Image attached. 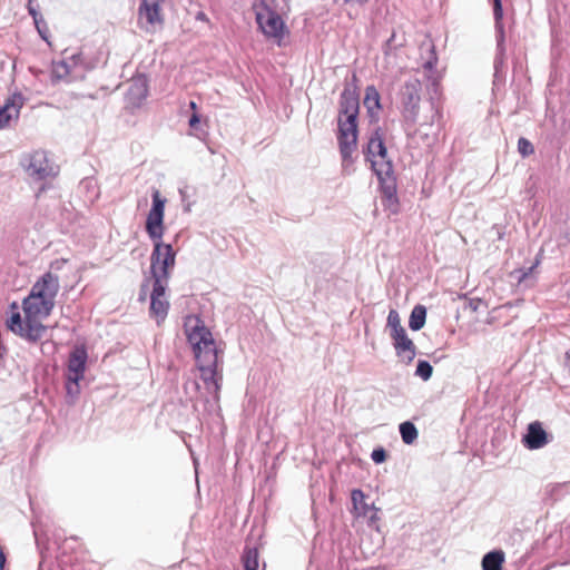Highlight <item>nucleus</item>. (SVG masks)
<instances>
[{"instance_id":"39448f33","label":"nucleus","mask_w":570,"mask_h":570,"mask_svg":"<svg viewBox=\"0 0 570 570\" xmlns=\"http://www.w3.org/2000/svg\"><path fill=\"white\" fill-rule=\"evenodd\" d=\"M167 199L161 196L159 189L153 187L151 189V206L146 217L145 229L153 243V252L151 254H158L159 256H165L167 254L166 247H173L171 244L165 243L163 240V236L165 233V206Z\"/></svg>"},{"instance_id":"9b49d317","label":"nucleus","mask_w":570,"mask_h":570,"mask_svg":"<svg viewBox=\"0 0 570 570\" xmlns=\"http://www.w3.org/2000/svg\"><path fill=\"white\" fill-rule=\"evenodd\" d=\"M161 1L163 0H140L138 7V24L146 31L155 30L156 26L163 24Z\"/></svg>"},{"instance_id":"f03ea898","label":"nucleus","mask_w":570,"mask_h":570,"mask_svg":"<svg viewBox=\"0 0 570 570\" xmlns=\"http://www.w3.org/2000/svg\"><path fill=\"white\" fill-rule=\"evenodd\" d=\"M366 161L371 163V169L375 174L380 185L382 205L392 214L399 212V197L396 177L393 163L387 157V148L384 142V134L380 126L375 127L363 148Z\"/></svg>"},{"instance_id":"2eb2a0df","label":"nucleus","mask_w":570,"mask_h":570,"mask_svg":"<svg viewBox=\"0 0 570 570\" xmlns=\"http://www.w3.org/2000/svg\"><path fill=\"white\" fill-rule=\"evenodd\" d=\"M393 341L395 353L399 357H402L406 364H410L416 354V346L413 341L409 338L405 328L394 331L390 333Z\"/></svg>"},{"instance_id":"4468645a","label":"nucleus","mask_w":570,"mask_h":570,"mask_svg":"<svg viewBox=\"0 0 570 570\" xmlns=\"http://www.w3.org/2000/svg\"><path fill=\"white\" fill-rule=\"evenodd\" d=\"M88 348L85 344H76L69 352L67 374L75 377H85L88 363Z\"/></svg>"},{"instance_id":"6e6d98bb","label":"nucleus","mask_w":570,"mask_h":570,"mask_svg":"<svg viewBox=\"0 0 570 570\" xmlns=\"http://www.w3.org/2000/svg\"><path fill=\"white\" fill-rule=\"evenodd\" d=\"M178 242V233L174 236V243Z\"/></svg>"},{"instance_id":"f3484780","label":"nucleus","mask_w":570,"mask_h":570,"mask_svg":"<svg viewBox=\"0 0 570 570\" xmlns=\"http://www.w3.org/2000/svg\"><path fill=\"white\" fill-rule=\"evenodd\" d=\"M47 330L48 326L40 320L24 316V323L19 327L14 335L29 344H37L41 341Z\"/></svg>"},{"instance_id":"603ef678","label":"nucleus","mask_w":570,"mask_h":570,"mask_svg":"<svg viewBox=\"0 0 570 570\" xmlns=\"http://www.w3.org/2000/svg\"><path fill=\"white\" fill-rule=\"evenodd\" d=\"M189 107H190V109L196 110L197 105H196V102H195V101H190V102H189Z\"/></svg>"},{"instance_id":"ea45409f","label":"nucleus","mask_w":570,"mask_h":570,"mask_svg":"<svg viewBox=\"0 0 570 570\" xmlns=\"http://www.w3.org/2000/svg\"><path fill=\"white\" fill-rule=\"evenodd\" d=\"M438 63V56L435 52V48L433 45L430 46V57L429 59L423 63V68L425 70L432 71Z\"/></svg>"},{"instance_id":"423d86ee","label":"nucleus","mask_w":570,"mask_h":570,"mask_svg":"<svg viewBox=\"0 0 570 570\" xmlns=\"http://www.w3.org/2000/svg\"><path fill=\"white\" fill-rule=\"evenodd\" d=\"M255 19L259 30L268 38L282 39L286 29L281 14L265 0L254 3Z\"/></svg>"},{"instance_id":"473e14b6","label":"nucleus","mask_w":570,"mask_h":570,"mask_svg":"<svg viewBox=\"0 0 570 570\" xmlns=\"http://www.w3.org/2000/svg\"><path fill=\"white\" fill-rule=\"evenodd\" d=\"M433 373V367L430 362L425 360H419L416 363L415 375L421 377L423 381H428L431 379Z\"/></svg>"},{"instance_id":"f8f14e48","label":"nucleus","mask_w":570,"mask_h":570,"mask_svg":"<svg viewBox=\"0 0 570 570\" xmlns=\"http://www.w3.org/2000/svg\"><path fill=\"white\" fill-rule=\"evenodd\" d=\"M27 98L18 90L8 96L0 106V130L9 128L11 120L18 121Z\"/></svg>"},{"instance_id":"f257e3e1","label":"nucleus","mask_w":570,"mask_h":570,"mask_svg":"<svg viewBox=\"0 0 570 570\" xmlns=\"http://www.w3.org/2000/svg\"><path fill=\"white\" fill-rule=\"evenodd\" d=\"M183 326L206 390L218 396L223 381L224 351L218 348L210 330L199 315L185 316Z\"/></svg>"},{"instance_id":"4be33fe9","label":"nucleus","mask_w":570,"mask_h":570,"mask_svg":"<svg viewBox=\"0 0 570 570\" xmlns=\"http://www.w3.org/2000/svg\"><path fill=\"white\" fill-rule=\"evenodd\" d=\"M242 563L244 570H258L259 552L257 547L246 544L242 553Z\"/></svg>"},{"instance_id":"09e8293b","label":"nucleus","mask_w":570,"mask_h":570,"mask_svg":"<svg viewBox=\"0 0 570 570\" xmlns=\"http://www.w3.org/2000/svg\"><path fill=\"white\" fill-rule=\"evenodd\" d=\"M179 195H180V203H185L186 197H187V191L180 188Z\"/></svg>"},{"instance_id":"ddd939ff","label":"nucleus","mask_w":570,"mask_h":570,"mask_svg":"<svg viewBox=\"0 0 570 570\" xmlns=\"http://www.w3.org/2000/svg\"><path fill=\"white\" fill-rule=\"evenodd\" d=\"M552 439L553 436L543 429L542 423L534 421L528 424L521 442L528 450H539L549 444Z\"/></svg>"},{"instance_id":"8fccbe9b","label":"nucleus","mask_w":570,"mask_h":570,"mask_svg":"<svg viewBox=\"0 0 570 570\" xmlns=\"http://www.w3.org/2000/svg\"><path fill=\"white\" fill-rule=\"evenodd\" d=\"M283 9L286 10V12H288L291 10V0H283Z\"/></svg>"},{"instance_id":"72a5a7b5","label":"nucleus","mask_w":570,"mask_h":570,"mask_svg":"<svg viewBox=\"0 0 570 570\" xmlns=\"http://www.w3.org/2000/svg\"><path fill=\"white\" fill-rule=\"evenodd\" d=\"M386 327L390 328V333L403 328L400 315L396 309H390L386 321Z\"/></svg>"},{"instance_id":"c9c22d12","label":"nucleus","mask_w":570,"mask_h":570,"mask_svg":"<svg viewBox=\"0 0 570 570\" xmlns=\"http://www.w3.org/2000/svg\"><path fill=\"white\" fill-rule=\"evenodd\" d=\"M518 151L522 157H528L534 153V147L529 139L520 137L518 140Z\"/></svg>"},{"instance_id":"f704fd0d","label":"nucleus","mask_w":570,"mask_h":570,"mask_svg":"<svg viewBox=\"0 0 570 570\" xmlns=\"http://www.w3.org/2000/svg\"><path fill=\"white\" fill-rule=\"evenodd\" d=\"M69 60L72 62L71 66H81L85 68V70L90 71L95 68V65L92 62H89L85 59L81 51L72 53L69 57Z\"/></svg>"},{"instance_id":"6e6552de","label":"nucleus","mask_w":570,"mask_h":570,"mask_svg":"<svg viewBox=\"0 0 570 570\" xmlns=\"http://www.w3.org/2000/svg\"><path fill=\"white\" fill-rule=\"evenodd\" d=\"M48 157L45 150H36L23 154L20 158V166L36 181L45 180L52 175V168L48 165Z\"/></svg>"},{"instance_id":"79ce46f5","label":"nucleus","mask_w":570,"mask_h":570,"mask_svg":"<svg viewBox=\"0 0 570 570\" xmlns=\"http://www.w3.org/2000/svg\"><path fill=\"white\" fill-rule=\"evenodd\" d=\"M491 1L493 4L494 23L502 22V19H503L502 1L501 0H491Z\"/></svg>"},{"instance_id":"bb28decb","label":"nucleus","mask_w":570,"mask_h":570,"mask_svg":"<svg viewBox=\"0 0 570 570\" xmlns=\"http://www.w3.org/2000/svg\"><path fill=\"white\" fill-rule=\"evenodd\" d=\"M399 431H400L402 441L407 445L413 444L419 436L417 429L414 425V423H412L411 421L402 422L399 425Z\"/></svg>"},{"instance_id":"0eeeda50","label":"nucleus","mask_w":570,"mask_h":570,"mask_svg":"<svg viewBox=\"0 0 570 570\" xmlns=\"http://www.w3.org/2000/svg\"><path fill=\"white\" fill-rule=\"evenodd\" d=\"M422 86L417 79L409 80L402 88V116L406 125H415L420 111Z\"/></svg>"},{"instance_id":"20e7f679","label":"nucleus","mask_w":570,"mask_h":570,"mask_svg":"<svg viewBox=\"0 0 570 570\" xmlns=\"http://www.w3.org/2000/svg\"><path fill=\"white\" fill-rule=\"evenodd\" d=\"M167 254H150L151 274L155 278L154 288L149 294V316L160 324L168 315L170 307L168 299L169 279L175 267L177 252L174 247H166Z\"/></svg>"},{"instance_id":"864d4df0","label":"nucleus","mask_w":570,"mask_h":570,"mask_svg":"<svg viewBox=\"0 0 570 570\" xmlns=\"http://www.w3.org/2000/svg\"><path fill=\"white\" fill-rule=\"evenodd\" d=\"M190 205H191L190 203H187V204L185 205V207H184V210H185V212H189V210H190Z\"/></svg>"},{"instance_id":"cd10ccee","label":"nucleus","mask_w":570,"mask_h":570,"mask_svg":"<svg viewBox=\"0 0 570 570\" xmlns=\"http://www.w3.org/2000/svg\"><path fill=\"white\" fill-rule=\"evenodd\" d=\"M71 71V65L66 60H59L52 62L51 81L56 83L65 79Z\"/></svg>"},{"instance_id":"c85d7f7f","label":"nucleus","mask_w":570,"mask_h":570,"mask_svg":"<svg viewBox=\"0 0 570 570\" xmlns=\"http://www.w3.org/2000/svg\"><path fill=\"white\" fill-rule=\"evenodd\" d=\"M85 377H75L71 375H66L65 380V390H66V396L70 399L71 402H73L80 394L81 387L80 382Z\"/></svg>"},{"instance_id":"c756f323","label":"nucleus","mask_w":570,"mask_h":570,"mask_svg":"<svg viewBox=\"0 0 570 570\" xmlns=\"http://www.w3.org/2000/svg\"><path fill=\"white\" fill-rule=\"evenodd\" d=\"M189 128L191 130V135L196 136L199 139H204L207 135L205 129L206 125L202 122L200 116L197 112H194L188 120Z\"/></svg>"},{"instance_id":"7ed1b4c3","label":"nucleus","mask_w":570,"mask_h":570,"mask_svg":"<svg viewBox=\"0 0 570 570\" xmlns=\"http://www.w3.org/2000/svg\"><path fill=\"white\" fill-rule=\"evenodd\" d=\"M360 112V96L355 88L346 85L341 92L338 101V132L337 141L342 157L343 173L350 175L354 171L353 153L357 148V118Z\"/></svg>"},{"instance_id":"37998d69","label":"nucleus","mask_w":570,"mask_h":570,"mask_svg":"<svg viewBox=\"0 0 570 570\" xmlns=\"http://www.w3.org/2000/svg\"><path fill=\"white\" fill-rule=\"evenodd\" d=\"M68 262V259L66 258H59V259H56L55 262L51 263L50 267L56 269V271H59L62 268V266Z\"/></svg>"},{"instance_id":"6ab92c4d","label":"nucleus","mask_w":570,"mask_h":570,"mask_svg":"<svg viewBox=\"0 0 570 570\" xmlns=\"http://www.w3.org/2000/svg\"><path fill=\"white\" fill-rule=\"evenodd\" d=\"M27 10L30 17L33 20L35 28L39 35V37L51 47L50 32L48 24L39 10V6L35 4V0H28Z\"/></svg>"},{"instance_id":"de8ad7c7","label":"nucleus","mask_w":570,"mask_h":570,"mask_svg":"<svg viewBox=\"0 0 570 570\" xmlns=\"http://www.w3.org/2000/svg\"><path fill=\"white\" fill-rule=\"evenodd\" d=\"M195 18H196L197 20H202V21L207 20L206 14H205L203 11H198V12L196 13Z\"/></svg>"},{"instance_id":"58836bf2","label":"nucleus","mask_w":570,"mask_h":570,"mask_svg":"<svg viewBox=\"0 0 570 570\" xmlns=\"http://www.w3.org/2000/svg\"><path fill=\"white\" fill-rule=\"evenodd\" d=\"M371 459L374 463L382 464L387 459V452L382 446L375 448L371 453Z\"/></svg>"},{"instance_id":"2f4dec72","label":"nucleus","mask_w":570,"mask_h":570,"mask_svg":"<svg viewBox=\"0 0 570 570\" xmlns=\"http://www.w3.org/2000/svg\"><path fill=\"white\" fill-rule=\"evenodd\" d=\"M351 500L355 510H361L363 514L367 513L370 505L365 502V494L361 489H354L352 491Z\"/></svg>"},{"instance_id":"a878e982","label":"nucleus","mask_w":570,"mask_h":570,"mask_svg":"<svg viewBox=\"0 0 570 570\" xmlns=\"http://www.w3.org/2000/svg\"><path fill=\"white\" fill-rule=\"evenodd\" d=\"M154 282H155V278L153 277L151 265H150L149 269L144 271V273H142V281L139 286L138 298H137V301L139 303H145L147 301V298L150 294L149 287L151 286V288H154Z\"/></svg>"},{"instance_id":"3c124183","label":"nucleus","mask_w":570,"mask_h":570,"mask_svg":"<svg viewBox=\"0 0 570 570\" xmlns=\"http://www.w3.org/2000/svg\"><path fill=\"white\" fill-rule=\"evenodd\" d=\"M566 363L570 366V348L566 352Z\"/></svg>"},{"instance_id":"4c0bfd02","label":"nucleus","mask_w":570,"mask_h":570,"mask_svg":"<svg viewBox=\"0 0 570 570\" xmlns=\"http://www.w3.org/2000/svg\"><path fill=\"white\" fill-rule=\"evenodd\" d=\"M540 261L537 258L535 262L528 268H520L514 271L515 278L519 283L523 282L532 272L533 269L539 265Z\"/></svg>"},{"instance_id":"a211bd4d","label":"nucleus","mask_w":570,"mask_h":570,"mask_svg":"<svg viewBox=\"0 0 570 570\" xmlns=\"http://www.w3.org/2000/svg\"><path fill=\"white\" fill-rule=\"evenodd\" d=\"M497 52L493 61L494 79L503 78V69L505 66V32L503 22H495Z\"/></svg>"},{"instance_id":"a19ab883","label":"nucleus","mask_w":570,"mask_h":570,"mask_svg":"<svg viewBox=\"0 0 570 570\" xmlns=\"http://www.w3.org/2000/svg\"><path fill=\"white\" fill-rule=\"evenodd\" d=\"M491 1L493 4L494 23L502 22V19H503L502 1L501 0H491Z\"/></svg>"},{"instance_id":"7c9ffc66","label":"nucleus","mask_w":570,"mask_h":570,"mask_svg":"<svg viewBox=\"0 0 570 570\" xmlns=\"http://www.w3.org/2000/svg\"><path fill=\"white\" fill-rule=\"evenodd\" d=\"M23 323L24 316L22 317L20 312L8 313L4 321L6 328L12 334H16Z\"/></svg>"},{"instance_id":"b1692460","label":"nucleus","mask_w":570,"mask_h":570,"mask_svg":"<svg viewBox=\"0 0 570 570\" xmlns=\"http://www.w3.org/2000/svg\"><path fill=\"white\" fill-rule=\"evenodd\" d=\"M569 493L570 482L548 484L544 491L546 499H549L553 503L560 501Z\"/></svg>"},{"instance_id":"412c9836","label":"nucleus","mask_w":570,"mask_h":570,"mask_svg":"<svg viewBox=\"0 0 570 570\" xmlns=\"http://www.w3.org/2000/svg\"><path fill=\"white\" fill-rule=\"evenodd\" d=\"M504 560L505 557L502 550L487 552L481 561L482 570H503Z\"/></svg>"},{"instance_id":"5701e85b","label":"nucleus","mask_w":570,"mask_h":570,"mask_svg":"<svg viewBox=\"0 0 570 570\" xmlns=\"http://www.w3.org/2000/svg\"><path fill=\"white\" fill-rule=\"evenodd\" d=\"M176 404L174 402H167L164 404L163 410L157 419L158 424L165 423L173 433L178 434L175 424Z\"/></svg>"},{"instance_id":"e433bc0d","label":"nucleus","mask_w":570,"mask_h":570,"mask_svg":"<svg viewBox=\"0 0 570 570\" xmlns=\"http://www.w3.org/2000/svg\"><path fill=\"white\" fill-rule=\"evenodd\" d=\"M184 391H185V394L190 400H193L199 391L198 382L196 380H186V382L184 383Z\"/></svg>"},{"instance_id":"dca6fc26","label":"nucleus","mask_w":570,"mask_h":570,"mask_svg":"<svg viewBox=\"0 0 570 570\" xmlns=\"http://www.w3.org/2000/svg\"><path fill=\"white\" fill-rule=\"evenodd\" d=\"M21 307L26 317H32L41 321L50 316L55 307V302L26 296L22 299Z\"/></svg>"},{"instance_id":"1a4fd4ad","label":"nucleus","mask_w":570,"mask_h":570,"mask_svg":"<svg viewBox=\"0 0 570 570\" xmlns=\"http://www.w3.org/2000/svg\"><path fill=\"white\" fill-rule=\"evenodd\" d=\"M149 94V79L145 72H136L130 79V85L125 94L128 107L138 109L142 106Z\"/></svg>"},{"instance_id":"393cba45","label":"nucleus","mask_w":570,"mask_h":570,"mask_svg":"<svg viewBox=\"0 0 570 570\" xmlns=\"http://www.w3.org/2000/svg\"><path fill=\"white\" fill-rule=\"evenodd\" d=\"M426 307L424 305L417 304L413 307L409 318V327L412 331H420L424 327L426 322Z\"/></svg>"},{"instance_id":"aec40b11","label":"nucleus","mask_w":570,"mask_h":570,"mask_svg":"<svg viewBox=\"0 0 570 570\" xmlns=\"http://www.w3.org/2000/svg\"><path fill=\"white\" fill-rule=\"evenodd\" d=\"M363 104L370 117V122H376L379 120V110L382 108V105L380 92L374 85H370L365 88Z\"/></svg>"},{"instance_id":"c03bdc74","label":"nucleus","mask_w":570,"mask_h":570,"mask_svg":"<svg viewBox=\"0 0 570 570\" xmlns=\"http://www.w3.org/2000/svg\"><path fill=\"white\" fill-rule=\"evenodd\" d=\"M368 0H343L344 4L364 7Z\"/></svg>"},{"instance_id":"49530a36","label":"nucleus","mask_w":570,"mask_h":570,"mask_svg":"<svg viewBox=\"0 0 570 570\" xmlns=\"http://www.w3.org/2000/svg\"><path fill=\"white\" fill-rule=\"evenodd\" d=\"M6 561H7L6 553L3 552V549L0 547V570L3 569Z\"/></svg>"},{"instance_id":"5fc2aeb1","label":"nucleus","mask_w":570,"mask_h":570,"mask_svg":"<svg viewBox=\"0 0 570 570\" xmlns=\"http://www.w3.org/2000/svg\"><path fill=\"white\" fill-rule=\"evenodd\" d=\"M394 37H395V35L393 33V35L391 36V38L386 41V45H390V43L393 41Z\"/></svg>"},{"instance_id":"a18cd8bd","label":"nucleus","mask_w":570,"mask_h":570,"mask_svg":"<svg viewBox=\"0 0 570 570\" xmlns=\"http://www.w3.org/2000/svg\"><path fill=\"white\" fill-rule=\"evenodd\" d=\"M11 312H20L19 305L16 301L11 302L8 306V313H11Z\"/></svg>"},{"instance_id":"9d476101","label":"nucleus","mask_w":570,"mask_h":570,"mask_svg":"<svg viewBox=\"0 0 570 570\" xmlns=\"http://www.w3.org/2000/svg\"><path fill=\"white\" fill-rule=\"evenodd\" d=\"M59 288V276L51 272H46L38 277L27 296H30V298L49 299L50 302H55Z\"/></svg>"}]
</instances>
